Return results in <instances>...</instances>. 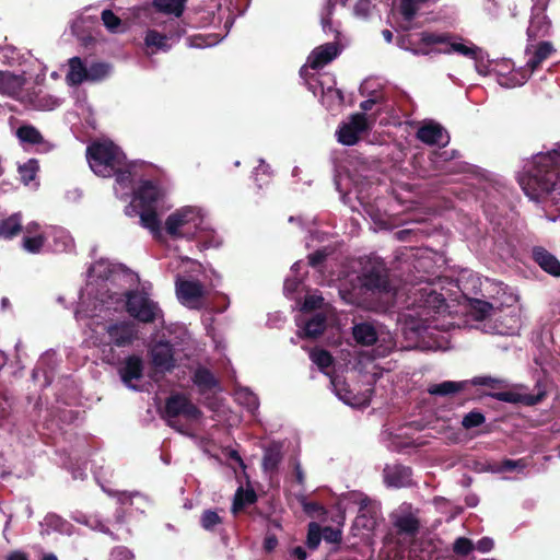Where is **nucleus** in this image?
Returning a JSON list of instances; mask_svg holds the SVG:
<instances>
[{"mask_svg": "<svg viewBox=\"0 0 560 560\" xmlns=\"http://www.w3.org/2000/svg\"><path fill=\"white\" fill-rule=\"evenodd\" d=\"M357 280L351 290L341 292L346 301L357 306L370 307L375 299L393 290L389 269L380 258L368 260Z\"/></svg>", "mask_w": 560, "mask_h": 560, "instance_id": "nucleus-1", "label": "nucleus"}, {"mask_svg": "<svg viewBox=\"0 0 560 560\" xmlns=\"http://www.w3.org/2000/svg\"><path fill=\"white\" fill-rule=\"evenodd\" d=\"M86 159L91 170L98 176L112 177L126 156L113 142H92L86 148Z\"/></svg>", "mask_w": 560, "mask_h": 560, "instance_id": "nucleus-2", "label": "nucleus"}, {"mask_svg": "<svg viewBox=\"0 0 560 560\" xmlns=\"http://www.w3.org/2000/svg\"><path fill=\"white\" fill-rule=\"evenodd\" d=\"M163 417L171 428L184 433V425L178 418L183 417L187 421H197L202 417V411L186 395L175 393L166 398Z\"/></svg>", "mask_w": 560, "mask_h": 560, "instance_id": "nucleus-3", "label": "nucleus"}, {"mask_svg": "<svg viewBox=\"0 0 560 560\" xmlns=\"http://www.w3.org/2000/svg\"><path fill=\"white\" fill-rule=\"evenodd\" d=\"M126 299L127 312L140 323L151 324L163 315L158 303L151 300L145 292L129 291Z\"/></svg>", "mask_w": 560, "mask_h": 560, "instance_id": "nucleus-4", "label": "nucleus"}, {"mask_svg": "<svg viewBox=\"0 0 560 560\" xmlns=\"http://www.w3.org/2000/svg\"><path fill=\"white\" fill-rule=\"evenodd\" d=\"M106 335L100 339V346L108 348L113 354V346L118 348L129 347L138 338V328L130 320H119L108 324L106 327Z\"/></svg>", "mask_w": 560, "mask_h": 560, "instance_id": "nucleus-5", "label": "nucleus"}, {"mask_svg": "<svg viewBox=\"0 0 560 560\" xmlns=\"http://www.w3.org/2000/svg\"><path fill=\"white\" fill-rule=\"evenodd\" d=\"M454 36L450 33H431V32H422L420 34V43L425 46L432 45H444L443 48L436 49L439 54H452L456 52L468 57L470 59H476L478 54V47L476 46H466L462 43L453 42Z\"/></svg>", "mask_w": 560, "mask_h": 560, "instance_id": "nucleus-6", "label": "nucleus"}, {"mask_svg": "<svg viewBox=\"0 0 560 560\" xmlns=\"http://www.w3.org/2000/svg\"><path fill=\"white\" fill-rule=\"evenodd\" d=\"M200 221L198 213L191 207H185L171 213L165 221L166 233L172 238H182L188 235L184 228L188 224Z\"/></svg>", "mask_w": 560, "mask_h": 560, "instance_id": "nucleus-7", "label": "nucleus"}, {"mask_svg": "<svg viewBox=\"0 0 560 560\" xmlns=\"http://www.w3.org/2000/svg\"><path fill=\"white\" fill-rule=\"evenodd\" d=\"M149 353L153 366L160 372L170 373L176 368L175 349L170 341H156Z\"/></svg>", "mask_w": 560, "mask_h": 560, "instance_id": "nucleus-8", "label": "nucleus"}, {"mask_svg": "<svg viewBox=\"0 0 560 560\" xmlns=\"http://www.w3.org/2000/svg\"><path fill=\"white\" fill-rule=\"evenodd\" d=\"M15 136L21 144L36 147L37 153H49L56 148L55 143L45 139L42 132L30 124L21 125L16 129Z\"/></svg>", "mask_w": 560, "mask_h": 560, "instance_id": "nucleus-9", "label": "nucleus"}, {"mask_svg": "<svg viewBox=\"0 0 560 560\" xmlns=\"http://www.w3.org/2000/svg\"><path fill=\"white\" fill-rule=\"evenodd\" d=\"M144 364L143 360L136 354L128 355L122 365L119 368L118 373L122 383L129 388L137 389L132 381H139L143 377Z\"/></svg>", "mask_w": 560, "mask_h": 560, "instance_id": "nucleus-10", "label": "nucleus"}, {"mask_svg": "<svg viewBox=\"0 0 560 560\" xmlns=\"http://www.w3.org/2000/svg\"><path fill=\"white\" fill-rule=\"evenodd\" d=\"M491 398L509 404H523L525 406H535L541 402L546 396L545 392L538 394H520L511 390L493 392L488 394Z\"/></svg>", "mask_w": 560, "mask_h": 560, "instance_id": "nucleus-11", "label": "nucleus"}, {"mask_svg": "<svg viewBox=\"0 0 560 560\" xmlns=\"http://www.w3.org/2000/svg\"><path fill=\"white\" fill-rule=\"evenodd\" d=\"M533 260L547 273L552 277H560L559 259L541 246L533 248Z\"/></svg>", "mask_w": 560, "mask_h": 560, "instance_id": "nucleus-12", "label": "nucleus"}, {"mask_svg": "<svg viewBox=\"0 0 560 560\" xmlns=\"http://www.w3.org/2000/svg\"><path fill=\"white\" fill-rule=\"evenodd\" d=\"M176 293L183 304H191L205 295L202 284L192 280H179L176 283Z\"/></svg>", "mask_w": 560, "mask_h": 560, "instance_id": "nucleus-13", "label": "nucleus"}, {"mask_svg": "<svg viewBox=\"0 0 560 560\" xmlns=\"http://www.w3.org/2000/svg\"><path fill=\"white\" fill-rule=\"evenodd\" d=\"M444 131L441 125L429 122L418 129L417 138L425 144L445 145L448 140H444Z\"/></svg>", "mask_w": 560, "mask_h": 560, "instance_id": "nucleus-14", "label": "nucleus"}, {"mask_svg": "<svg viewBox=\"0 0 560 560\" xmlns=\"http://www.w3.org/2000/svg\"><path fill=\"white\" fill-rule=\"evenodd\" d=\"M338 56V47L335 43H327L313 50L310 58V67L319 69L331 62Z\"/></svg>", "mask_w": 560, "mask_h": 560, "instance_id": "nucleus-15", "label": "nucleus"}, {"mask_svg": "<svg viewBox=\"0 0 560 560\" xmlns=\"http://www.w3.org/2000/svg\"><path fill=\"white\" fill-rule=\"evenodd\" d=\"M69 70L66 74V82L70 86H79L88 81V65L80 57H72L68 60Z\"/></svg>", "mask_w": 560, "mask_h": 560, "instance_id": "nucleus-16", "label": "nucleus"}, {"mask_svg": "<svg viewBox=\"0 0 560 560\" xmlns=\"http://www.w3.org/2000/svg\"><path fill=\"white\" fill-rule=\"evenodd\" d=\"M191 381L198 387L200 394L213 390L220 385L215 375L205 366H198L194 371Z\"/></svg>", "mask_w": 560, "mask_h": 560, "instance_id": "nucleus-17", "label": "nucleus"}, {"mask_svg": "<svg viewBox=\"0 0 560 560\" xmlns=\"http://www.w3.org/2000/svg\"><path fill=\"white\" fill-rule=\"evenodd\" d=\"M26 80L23 75L10 71H0V93L16 96L22 91Z\"/></svg>", "mask_w": 560, "mask_h": 560, "instance_id": "nucleus-18", "label": "nucleus"}, {"mask_svg": "<svg viewBox=\"0 0 560 560\" xmlns=\"http://www.w3.org/2000/svg\"><path fill=\"white\" fill-rule=\"evenodd\" d=\"M160 191L156 185L150 180L143 182L136 191L135 199L140 208H155Z\"/></svg>", "mask_w": 560, "mask_h": 560, "instance_id": "nucleus-19", "label": "nucleus"}, {"mask_svg": "<svg viewBox=\"0 0 560 560\" xmlns=\"http://www.w3.org/2000/svg\"><path fill=\"white\" fill-rule=\"evenodd\" d=\"M557 52L556 47L551 42L542 40L535 46L533 56L528 59L526 66L530 72L538 70L544 61L549 59Z\"/></svg>", "mask_w": 560, "mask_h": 560, "instance_id": "nucleus-20", "label": "nucleus"}, {"mask_svg": "<svg viewBox=\"0 0 560 560\" xmlns=\"http://www.w3.org/2000/svg\"><path fill=\"white\" fill-rule=\"evenodd\" d=\"M468 304V313L475 320H483L490 316L493 306L490 302L479 299L477 296H469L467 292L463 291Z\"/></svg>", "mask_w": 560, "mask_h": 560, "instance_id": "nucleus-21", "label": "nucleus"}, {"mask_svg": "<svg viewBox=\"0 0 560 560\" xmlns=\"http://www.w3.org/2000/svg\"><path fill=\"white\" fill-rule=\"evenodd\" d=\"M282 444L279 442H272L269 444L264 452L262 456V468L266 471L275 472L278 470L280 463L282 462Z\"/></svg>", "mask_w": 560, "mask_h": 560, "instance_id": "nucleus-22", "label": "nucleus"}, {"mask_svg": "<svg viewBox=\"0 0 560 560\" xmlns=\"http://www.w3.org/2000/svg\"><path fill=\"white\" fill-rule=\"evenodd\" d=\"M23 231L21 213H13L0 220V238L12 240Z\"/></svg>", "mask_w": 560, "mask_h": 560, "instance_id": "nucleus-23", "label": "nucleus"}, {"mask_svg": "<svg viewBox=\"0 0 560 560\" xmlns=\"http://www.w3.org/2000/svg\"><path fill=\"white\" fill-rule=\"evenodd\" d=\"M186 24L190 27L202 28L213 24L215 13L211 9L200 8L187 14Z\"/></svg>", "mask_w": 560, "mask_h": 560, "instance_id": "nucleus-24", "label": "nucleus"}, {"mask_svg": "<svg viewBox=\"0 0 560 560\" xmlns=\"http://www.w3.org/2000/svg\"><path fill=\"white\" fill-rule=\"evenodd\" d=\"M352 334L355 341L362 346H372L377 341V331L370 323L354 325Z\"/></svg>", "mask_w": 560, "mask_h": 560, "instance_id": "nucleus-25", "label": "nucleus"}, {"mask_svg": "<svg viewBox=\"0 0 560 560\" xmlns=\"http://www.w3.org/2000/svg\"><path fill=\"white\" fill-rule=\"evenodd\" d=\"M325 329L326 316L322 313H317L305 322L302 337L317 338L324 334Z\"/></svg>", "mask_w": 560, "mask_h": 560, "instance_id": "nucleus-26", "label": "nucleus"}, {"mask_svg": "<svg viewBox=\"0 0 560 560\" xmlns=\"http://www.w3.org/2000/svg\"><path fill=\"white\" fill-rule=\"evenodd\" d=\"M257 494L254 489L249 488L244 490L240 487L234 495L232 512L233 514H238L241 511L245 509V506L256 503Z\"/></svg>", "mask_w": 560, "mask_h": 560, "instance_id": "nucleus-27", "label": "nucleus"}, {"mask_svg": "<svg viewBox=\"0 0 560 560\" xmlns=\"http://www.w3.org/2000/svg\"><path fill=\"white\" fill-rule=\"evenodd\" d=\"M385 472V479L388 485L399 488L408 481L411 469L406 466L396 465L393 468H387Z\"/></svg>", "mask_w": 560, "mask_h": 560, "instance_id": "nucleus-28", "label": "nucleus"}, {"mask_svg": "<svg viewBox=\"0 0 560 560\" xmlns=\"http://www.w3.org/2000/svg\"><path fill=\"white\" fill-rule=\"evenodd\" d=\"M140 223L143 228L150 230L154 236L161 234V221L155 208H141Z\"/></svg>", "mask_w": 560, "mask_h": 560, "instance_id": "nucleus-29", "label": "nucleus"}, {"mask_svg": "<svg viewBox=\"0 0 560 560\" xmlns=\"http://www.w3.org/2000/svg\"><path fill=\"white\" fill-rule=\"evenodd\" d=\"M467 382L445 381L440 384L431 385L428 388V393L434 396H447L463 390Z\"/></svg>", "mask_w": 560, "mask_h": 560, "instance_id": "nucleus-30", "label": "nucleus"}, {"mask_svg": "<svg viewBox=\"0 0 560 560\" xmlns=\"http://www.w3.org/2000/svg\"><path fill=\"white\" fill-rule=\"evenodd\" d=\"M550 23L546 20V16H534L529 26L527 27V36L529 40H535L538 37L548 35Z\"/></svg>", "mask_w": 560, "mask_h": 560, "instance_id": "nucleus-31", "label": "nucleus"}, {"mask_svg": "<svg viewBox=\"0 0 560 560\" xmlns=\"http://www.w3.org/2000/svg\"><path fill=\"white\" fill-rule=\"evenodd\" d=\"M187 0H154L153 7L156 11L174 14L176 18H179L185 9V2Z\"/></svg>", "mask_w": 560, "mask_h": 560, "instance_id": "nucleus-32", "label": "nucleus"}, {"mask_svg": "<svg viewBox=\"0 0 560 560\" xmlns=\"http://www.w3.org/2000/svg\"><path fill=\"white\" fill-rule=\"evenodd\" d=\"M144 43L148 47H155L163 51L170 50L173 45L165 34L158 32L156 30H149L147 32Z\"/></svg>", "mask_w": 560, "mask_h": 560, "instance_id": "nucleus-33", "label": "nucleus"}, {"mask_svg": "<svg viewBox=\"0 0 560 560\" xmlns=\"http://www.w3.org/2000/svg\"><path fill=\"white\" fill-rule=\"evenodd\" d=\"M310 359L325 374H328L327 369L331 368L335 362L334 357L328 350L319 348H314L310 352Z\"/></svg>", "mask_w": 560, "mask_h": 560, "instance_id": "nucleus-34", "label": "nucleus"}, {"mask_svg": "<svg viewBox=\"0 0 560 560\" xmlns=\"http://www.w3.org/2000/svg\"><path fill=\"white\" fill-rule=\"evenodd\" d=\"M186 22L171 19L163 27V34L174 44L186 34Z\"/></svg>", "mask_w": 560, "mask_h": 560, "instance_id": "nucleus-35", "label": "nucleus"}, {"mask_svg": "<svg viewBox=\"0 0 560 560\" xmlns=\"http://www.w3.org/2000/svg\"><path fill=\"white\" fill-rule=\"evenodd\" d=\"M39 171V164L36 159H30L24 164L19 165L18 172L21 177V182L25 185H28L31 182H33L37 173Z\"/></svg>", "mask_w": 560, "mask_h": 560, "instance_id": "nucleus-36", "label": "nucleus"}, {"mask_svg": "<svg viewBox=\"0 0 560 560\" xmlns=\"http://www.w3.org/2000/svg\"><path fill=\"white\" fill-rule=\"evenodd\" d=\"M110 71V66L106 62L94 61L88 66V81L98 82L104 80Z\"/></svg>", "mask_w": 560, "mask_h": 560, "instance_id": "nucleus-37", "label": "nucleus"}, {"mask_svg": "<svg viewBox=\"0 0 560 560\" xmlns=\"http://www.w3.org/2000/svg\"><path fill=\"white\" fill-rule=\"evenodd\" d=\"M47 238L45 234L24 235L21 242L22 248L31 254L40 253Z\"/></svg>", "mask_w": 560, "mask_h": 560, "instance_id": "nucleus-38", "label": "nucleus"}, {"mask_svg": "<svg viewBox=\"0 0 560 560\" xmlns=\"http://www.w3.org/2000/svg\"><path fill=\"white\" fill-rule=\"evenodd\" d=\"M395 527L398 533L413 536L419 530V521L412 515H405L397 518Z\"/></svg>", "mask_w": 560, "mask_h": 560, "instance_id": "nucleus-39", "label": "nucleus"}, {"mask_svg": "<svg viewBox=\"0 0 560 560\" xmlns=\"http://www.w3.org/2000/svg\"><path fill=\"white\" fill-rule=\"evenodd\" d=\"M428 0H400L399 3V12L402 19L407 22H411L420 8L421 4H424Z\"/></svg>", "mask_w": 560, "mask_h": 560, "instance_id": "nucleus-40", "label": "nucleus"}, {"mask_svg": "<svg viewBox=\"0 0 560 560\" xmlns=\"http://www.w3.org/2000/svg\"><path fill=\"white\" fill-rule=\"evenodd\" d=\"M101 19L104 24V26L110 32V33H119L122 32V21L121 19L116 15L112 10L105 9L101 13Z\"/></svg>", "mask_w": 560, "mask_h": 560, "instance_id": "nucleus-41", "label": "nucleus"}, {"mask_svg": "<svg viewBox=\"0 0 560 560\" xmlns=\"http://www.w3.org/2000/svg\"><path fill=\"white\" fill-rule=\"evenodd\" d=\"M422 298L424 299V307L432 308L434 312L440 311L445 305V299L442 294L431 289H422Z\"/></svg>", "mask_w": 560, "mask_h": 560, "instance_id": "nucleus-42", "label": "nucleus"}, {"mask_svg": "<svg viewBox=\"0 0 560 560\" xmlns=\"http://www.w3.org/2000/svg\"><path fill=\"white\" fill-rule=\"evenodd\" d=\"M223 522L222 517L214 510H205L200 516V525L203 529L213 532Z\"/></svg>", "mask_w": 560, "mask_h": 560, "instance_id": "nucleus-43", "label": "nucleus"}, {"mask_svg": "<svg viewBox=\"0 0 560 560\" xmlns=\"http://www.w3.org/2000/svg\"><path fill=\"white\" fill-rule=\"evenodd\" d=\"M485 422H486L485 415L480 410L474 409L463 417L462 427L465 430H470V429L482 425Z\"/></svg>", "mask_w": 560, "mask_h": 560, "instance_id": "nucleus-44", "label": "nucleus"}, {"mask_svg": "<svg viewBox=\"0 0 560 560\" xmlns=\"http://www.w3.org/2000/svg\"><path fill=\"white\" fill-rule=\"evenodd\" d=\"M470 383L475 386H487L492 389H502L508 387V383L503 378L492 376H476Z\"/></svg>", "mask_w": 560, "mask_h": 560, "instance_id": "nucleus-45", "label": "nucleus"}, {"mask_svg": "<svg viewBox=\"0 0 560 560\" xmlns=\"http://www.w3.org/2000/svg\"><path fill=\"white\" fill-rule=\"evenodd\" d=\"M305 514L310 517H318L326 514L325 508L315 501H308L304 495L298 499Z\"/></svg>", "mask_w": 560, "mask_h": 560, "instance_id": "nucleus-46", "label": "nucleus"}, {"mask_svg": "<svg viewBox=\"0 0 560 560\" xmlns=\"http://www.w3.org/2000/svg\"><path fill=\"white\" fill-rule=\"evenodd\" d=\"M322 538L323 537L320 526L315 522H311L307 528L306 546L310 549L315 550L318 548Z\"/></svg>", "mask_w": 560, "mask_h": 560, "instance_id": "nucleus-47", "label": "nucleus"}, {"mask_svg": "<svg viewBox=\"0 0 560 560\" xmlns=\"http://www.w3.org/2000/svg\"><path fill=\"white\" fill-rule=\"evenodd\" d=\"M338 141L345 145H353L355 144L360 136L355 133L348 124H343L337 130Z\"/></svg>", "mask_w": 560, "mask_h": 560, "instance_id": "nucleus-48", "label": "nucleus"}, {"mask_svg": "<svg viewBox=\"0 0 560 560\" xmlns=\"http://www.w3.org/2000/svg\"><path fill=\"white\" fill-rule=\"evenodd\" d=\"M350 128L358 133L359 136L363 132H366L370 129L368 124V119L364 113H357L350 117V121L348 122Z\"/></svg>", "mask_w": 560, "mask_h": 560, "instance_id": "nucleus-49", "label": "nucleus"}, {"mask_svg": "<svg viewBox=\"0 0 560 560\" xmlns=\"http://www.w3.org/2000/svg\"><path fill=\"white\" fill-rule=\"evenodd\" d=\"M474 550V544L469 538L458 537L453 545V551L457 556H467Z\"/></svg>", "mask_w": 560, "mask_h": 560, "instance_id": "nucleus-50", "label": "nucleus"}, {"mask_svg": "<svg viewBox=\"0 0 560 560\" xmlns=\"http://www.w3.org/2000/svg\"><path fill=\"white\" fill-rule=\"evenodd\" d=\"M113 176L116 177V182L124 188L129 187L132 184V174L131 171L126 167V163L124 165H119Z\"/></svg>", "mask_w": 560, "mask_h": 560, "instance_id": "nucleus-51", "label": "nucleus"}, {"mask_svg": "<svg viewBox=\"0 0 560 560\" xmlns=\"http://www.w3.org/2000/svg\"><path fill=\"white\" fill-rule=\"evenodd\" d=\"M188 42H189V46L201 48V47H207V46L213 45L215 43V36L212 34L206 35V36L205 35H194L188 38Z\"/></svg>", "mask_w": 560, "mask_h": 560, "instance_id": "nucleus-52", "label": "nucleus"}, {"mask_svg": "<svg viewBox=\"0 0 560 560\" xmlns=\"http://www.w3.org/2000/svg\"><path fill=\"white\" fill-rule=\"evenodd\" d=\"M324 299L320 295L310 294L306 295L302 304V311L311 312L322 307Z\"/></svg>", "mask_w": 560, "mask_h": 560, "instance_id": "nucleus-53", "label": "nucleus"}, {"mask_svg": "<svg viewBox=\"0 0 560 560\" xmlns=\"http://www.w3.org/2000/svg\"><path fill=\"white\" fill-rule=\"evenodd\" d=\"M322 537L331 544H339L342 539V532L339 528H334L331 526H325L322 529Z\"/></svg>", "mask_w": 560, "mask_h": 560, "instance_id": "nucleus-54", "label": "nucleus"}, {"mask_svg": "<svg viewBox=\"0 0 560 560\" xmlns=\"http://www.w3.org/2000/svg\"><path fill=\"white\" fill-rule=\"evenodd\" d=\"M133 558L132 551L125 546L114 547L109 555V560H133Z\"/></svg>", "mask_w": 560, "mask_h": 560, "instance_id": "nucleus-55", "label": "nucleus"}, {"mask_svg": "<svg viewBox=\"0 0 560 560\" xmlns=\"http://www.w3.org/2000/svg\"><path fill=\"white\" fill-rule=\"evenodd\" d=\"M327 258V253L324 249H318L307 256L308 265L313 268L320 267Z\"/></svg>", "mask_w": 560, "mask_h": 560, "instance_id": "nucleus-56", "label": "nucleus"}, {"mask_svg": "<svg viewBox=\"0 0 560 560\" xmlns=\"http://www.w3.org/2000/svg\"><path fill=\"white\" fill-rule=\"evenodd\" d=\"M494 547V541L490 537H482L477 541L476 548L480 552H489Z\"/></svg>", "mask_w": 560, "mask_h": 560, "instance_id": "nucleus-57", "label": "nucleus"}, {"mask_svg": "<svg viewBox=\"0 0 560 560\" xmlns=\"http://www.w3.org/2000/svg\"><path fill=\"white\" fill-rule=\"evenodd\" d=\"M22 232H25V235L43 234L40 232V225L37 222H30L28 224L23 226Z\"/></svg>", "mask_w": 560, "mask_h": 560, "instance_id": "nucleus-58", "label": "nucleus"}, {"mask_svg": "<svg viewBox=\"0 0 560 560\" xmlns=\"http://www.w3.org/2000/svg\"><path fill=\"white\" fill-rule=\"evenodd\" d=\"M524 467V465H521V460H513V459H505L502 463V468L506 471H513L517 467Z\"/></svg>", "mask_w": 560, "mask_h": 560, "instance_id": "nucleus-59", "label": "nucleus"}, {"mask_svg": "<svg viewBox=\"0 0 560 560\" xmlns=\"http://www.w3.org/2000/svg\"><path fill=\"white\" fill-rule=\"evenodd\" d=\"M292 556L295 560H306L307 552L303 547L298 546L293 548Z\"/></svg>", "mask_w": 560, "mask_h": 560, "instance_id": "nucleus-60", "label": "nucleus"}, {"mask_svg": "<svg viewBox=\"0 0 560 560\" xmlns=\"http://www.w3.org/2000/svg\"><path fill=\"white\" fill-rule=\"evenodd\" d=\"M377 103L376 98H368L360 103V108L363 112H369L373 108V106Z\"/></svg>", "mask_w": 560, "mask_h": 560, "instance_id": "nucleus-61", "label": "nucleus"}, {"mask_svg": "<svg viewBox=\"0 0 560 560\" xmlns=\"http://www.w3.org/2000/svg\"><path fill=\"white\" fill-rule=\"evenodd\" d=\"M7 560H28V557L23 551H13L7 557Z\"/></svg>", "mask_w": 560, "mask_h": 560, "instance_id": "nucleus-62", "label": "nucleus"}, {"mask_svg": "<svg viewBox=\"0 0 560 560\" xmlns=\"http://www.w3.org/2000/svg\"><path fill=\"white\" fill-rule=\"evenodd\" d=\"M294 474H295L296 482L300 483V485H303L304 480H305V477H304V472H303L302 467H301L300 464L295 465Z\"/></svg>", "mask_w": 560, "mask_h": 560, "instance_id": "nucleus-63", "label": "nucleus"}, {"mask_svg": "<svg viewBox=\"0 0 560 560\" xmlns=\"http://www.w3.org/2000/svg\"><path fill=\"white\" fill-rule=\"evenodd\" d=\"M411 233L410 230H400L398 232H396V236L399 241H407L408 240V235Z\"/></svg>", "mask_w": 560, "mask_h": 560, "instance_id": "nucleus-64", "label": "nucleus"}]
</instances>
